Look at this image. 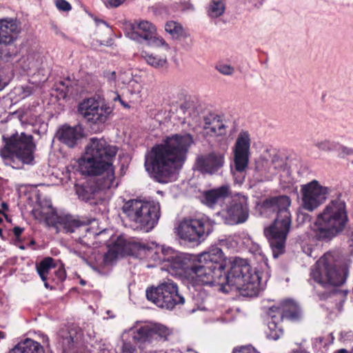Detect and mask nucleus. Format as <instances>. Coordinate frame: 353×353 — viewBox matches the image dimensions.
<instances>
[{"instance_id": "nucleus-1", "label": "nucleus", "mask_w": 353, "mask_h": 353, "mask_svg": "<svg viewBox=\"0 0 353 353\" xmlns=\"http://www.w3.org/2000/svg\"><path fill=\"white\" fill-rule=\"evenodd\" d=\"M158 258L163 270L193 286L216 287L224 293L238 291L241 296L248 297L256 296L265 286L261 281V272L252 271L242 259L235 258L226 274V257L216 246L197 255L163 248Z\"/></svg>"}, {"instance_id": "nucleus-2", "label": "nucleus", "mask_w": 353, "mask_h": 353, "mask_svg": "<svg viewBox=\"0 0 353 353\" xmlns=\"http://www.w3.org/2000/svg\"><path fill=\"white\" fill-rule=\"evenodd\" d=\"M118 148L104 139L92 137L85 146V153L79 159V169L83 175L93 176L81 185L76 186L79 198L91 205H97L103 199V192L117 188L113 161Z\"/></svg>"}, {"instance_id": "nucleus-3", "label": "nucleus", "mask_w": 353, "mask_h": 353, "mask_svg": "<svg viewBox=\"0 0 353 353\" xmlns=\"http://www.w3.org/2000/svg\"><path fill=\"white\" fill-rule=\"evenodd\" d=\"M193 143L194 138L188 133L166 137L145 154L144 165L146 171L158 183H168L174 181L176 172L186 160Z\"/></svg>"}, {"instance_id": "nucleus-4", "label": "nucleus", "mask_w": 353, "mask_h": 353, "mask_svg": "<svg viewBox=\"0 0 353 353\" xmlns=\"http://www.w3.org/2000/svg\"><path fill=\"white\" fill-rule=\"evenodd\" d=\"M291 203L290 196L280 195L265 199L260 207L261 214L263 216L275 215L273 223L264 230L274 258L285 251L286 239L292 225Z\"/></svg>"}, {"instance_id": "nucleus-5", "label": "nucleus", "mask_w": 353, "mask_h": 353, "mask_svg": "<svg viewBox=\"0 0 353 353\" xmlns=\"http://www.w3.org/2000/svg\"><path fill=\"white\" fill-rule=\"evenodd\" d=\"M348 222L347 205L340 194L317 214L310 227V238L314 241H330L345 230Z\"/></svg>"}, {"instance_id": "nucleus-6", "label": "nucleus", "mask_w": 353, "mask_h": 353, "mask_svg": "<svg viewBox=\"0 0 353 353\" xmlns=\"http://www.w3.org/2000/svg\"><path fill=\"white\" fill-rule=\"evenodd\" d=\"M121 210L132 227L146 232L155 227L161 216L160 204L154 200L130 199Z\"/></svg>"}, {"instance_id": "nucleus-7", "label": "nucleus", "mask_w": 353, "mask_h": 353, "mask_svg": "<svg viewBox=\"0 0 353 353\" xmlns=\"http://www.w3.org/2000/svg\"><path fill=\"white\" fill-rule=\"evenodd\" d=\"M5 146L0 150V155L5 164L13 168H19L17 161L31 164L34 161L32 136L25 133L13 134L9 138L3 137Z\"/></svg>"}, {"instance_id": "nucleus-8", "label": "nucleus", "mask_w": 353, "mask_h": 353, "mask_svg": "<svg viewBox=\"0 0 353 353\" xmlns=\"http://www.w3.org/2000/svg\"><path fill=\"white\" fill-rule=\"evenodd\" d=\"M310 276L323 288L339 286L346 280V273L344 270L339 268L337 261L331 252L325 253L316 262L311 269Z\"/></svg>"}, {"instance_id": "nucleus-9", "label": "nucleus", "mask_w": 353, "mask_h": 353, "mask_svg": "<svg viewBox=\"0 0 353 353\" xmlns=\"http://www.w3.org/2000/svg\"><path fill=\"white\" fill-rule=\"evenodd\" d=\"M286 160L276 150H266L256 161L252 179L256 183L272 181L285 168Z\"/></svg>"}, {"instance_id": "nucleus-10", "label": "nucleus", "mask_w": 353, "mask_h": 353, "mask_svg": "<svg viewBox=\"0 0 353 353\" xmlns=\"http://www.w3.org/2000/svg\"><path fill=\"white\" fill-rule=\"evenodd\" d=\"M146 297L157 306L168 310H172L175 305L185 303L184 297L179 294L177 285L170 280L156 288L148 289Z\"/></svg>"}, {"instance_id": "nucleus-11", "label": "nucleus", "mask_w": 353, "mask_h": 353, "mask_svg": "<svg viewBox=\"0 0 353 353\" xmlns=\"http://www.w3.org/2000/svg\"><path fill=\"white\" fill-rule=\"evenodd\" d=\"M176 231L181 239L200 243L213 231V224L205 218L184 219L180 222Z\"/></svg>"}, {"instance_id": "nucleus-12", "label": "nucleus", "mask_w": 353, "mask_h": 353, "mask_svg": "<svg viewBox=\"0 0 353 353\" xmlns=\"http://www.w3.org/2000/svg\"><path fill=\"white\" fill-rule=\"evenodd\" d=\"M133 341L142 349L145 343H152L154 341H168L172 333L171 329L161 323H150L145 325L136 324L128 331Z\"/></svg>"}, {"instance_id": "nucleus-13", "label": "nucleus", "mask_w": 353, "mask_h": 353, "mask_svg": "<svg viewBox=\"0 0 353 353\" xmlns=\"http://www.w3.org/2000/svg\"><path fill=\"white\" fill-rule=\"evenodd\" d=\"M77 111L86 122L101 125L105 123L109 119L112 112V108L103 100L90 97L79 103Z\"/></svg>"}, {"instance_id": "nucleus-14", "label": "nucleus", "mask_w": 353, "mask_h": 353, "mask_svg": "<svg viewBox=\"0 0 353 353\" xmlns=\"http://www.w3.org/2000/svg\"><path fill=\"white\" fill-rule=\"evenodd\" d=\"M330 188L321 185L316 180L301 185V208L312 212L322 205L330 193Z\"/></svg>"}, {"instance_id": "nucleus-15", "label": "nucleus", "mask_w": 353, "mask_h": 353, "mask_svg": "<svg viewBox=\"0 0 353 353\" xmlns=\"http://www.w3.org/2000/svg\"><path fill=\"white\" fill-rule=\"evenodd\" d=\"M128 36L138 42L146 41L152 47L162 48L167 52L170 50V45L161 36L157 34L155 26L149 21L134 22L131 25V31L128 32Z\"/></svg>"}, {"instance_id": "nucleus-16", "label": "nucleus", "mask_w": 353, "mask_h": 353, "mask_svg": "<svg viewBox=\"0 0 353 353\" xmlns=\"http://www.w3.org/2000/svg\"><path fill=\"white\" fill-rule=\"evenodd\" d=\"M225 222L229 225H236L245 222L249 216L248 197L236 194L232 197L225 209L221 212Z\"/></svg>"}, {"instance_id": "nucleus-17", "label": "nucleus", "mask_w": 353, "mask_h": 353, "mask_svg": "<svg viewBox=\"0 0 353 353\" xmlns=\"http://www.w3.org/2000/svg\"><path fill=\"white\" fill-rule=\"evenodd\" d=\"M91 223L90 220L79 219L70 214H58L48 218V225L56 228L57 232L73 233L83 230L88 231L87 227Z\"/></svg>"}, {"instance_id": "nucleus-18", "label": "nucleus", "mask_w": 353, "mask_h": 353, "mask_svg": "<svg viewBox=\"0 0 353 353\" xmlns=\"http://www.w3.org/2000/svg\"><path fill=\"white\" fill-rule=\"evenodd\" d=\"M251 140L246 131H241L236 140L234 146V161L235 169L243 172L248 167L250 159Z\"/></svg>"}, {"instance_id": "nucleus-19", "label": "nucleus", "mask_w": 353, "mask_h": 353, "mask_svg": "<svg viewBox=\"0 0 353 353\" xmlns=\"http://www.w3.org/2000/svg\"><path fill=\"white\" fill-rule=\"evenodd\" d=\"M225 163L224 154L219 152H211L196 157L194 167L202 174H214L217 173Z\"/></svg>"}, {"instance_id": "nucleus-20", "label": "nucleus", "mask_w": 353, "mask_h": 353, "mask_svg": "<svg viewBox=\"0 0 353 353\" xmlns=\"http://www.w3.org/2000/svg\"><path fill=\"white\" fill-rule=\"evenodd\" d=\"M228 128V122L223 116L210 112L203 117V129L207 136L225 137Z\"/></svg>"}, {"instance_id": "nucleus-21", "label": "nucleus", "mask_w": 353, "mask_h": 353, "mask_svg": "<svg viewBox=\"0 0 353 353\" xmlns=\"http://www.w3.org/2000/svg\"><path fill=\"white\" fill-rule=\"evenodd\" d=\"M228 128V122L223 116L210 112L203 117V129L207 136L225 137Z\"/></svg>"}, {"instance_id": "nucleus-22", "label": "nucleus", "mask_w": 353, "mask_h": 353, "mask_svg": "<svg viewBox=\"0 0 353 353\" xmlns=\"http://www.w3.org/2000/svg\"><path fill=\"white\" fill-rule=\"evenodd\" d=\"M20 32L21 26L17 19H0V46H12L18 39Z\"/></svg>"}, {"instance_id": "nucleus-23", "label": "nucleus", "mask_w": 353, "mask_h": 353, "mask_svg": "<svg viewBox=\"0 0 353 353\" xmlns=\"http://www.w3.org/2000/svg\"><path fill=\"white\" fill-rule=\"evenodd\" d=\"M83 129L80 125L70 126L63 125L60 127L57 133V139L69 148H74L83 137Z\"/></svg>"}, {"instance_id": "nucleus-24", "label": "nucleus", "mask_w": 353, "mask_h": 353, "mask_svg": "<svg viewBox=\"0 0 353 353\" xmlns=\"http://www.w3.org/2000/svg\"><path fill=\"white\" fill-rule=\"evenodd\" d=\"M36 197L37 205L32 210V214L36 219L43 220L48 224V218H54L57 214V211L52 208L49 198L39 193L37 194Z\"/></svg>"}, {"instance_id": "nucleus-25", "label": "nucleus", "mask_w": 353, "mask_h": 353, "mask_svg": "<svg viewBox=\"0 0 353 353\" xmlns=\"http://www.w3.org/2000/svg\"><path fill=\"white\" fill-rule=\"evenodd\" d=\"M270 312H277L279 318L287 319L292 321L298 320L301 314L299 305L292 300L283 301L279 305H273L270 308Z\"/></svg>"}, {"instance_id": "nucleus-26", "label": "nucleus", "mask_w": 353, "mask_h": 353, "mask_svg": "<svg viewBox=\"0 0 353 353\" xmlns=\"http://www.w3.org/2000/svg\"><path fill=\"white\" fill-rule=\"evenodd\" d=\"M230 193V187L224 185L217 188L212 189L203 192V203L210 208L221 203Z\"/></svg>"}, {"instance_id": "nucleus-27", "label": "nucleus", "mask_w": 353, "mask_h": 353, "mask_svg": "<svg viewBox=\"0 0 353 353\" xmlns=\"http://www.w3.org/2000/svg\"><path fill=\"white\" fill-rule=\"evenodd\" d=\"M8 353H45V351L39 342L26 339L19 342Z\"/></svg>"}, {"instance_id": "nucleus-28", "label": "nucleus", "mask_w": 353, "mask_h": 353, "mask_svg": "<svg viewBox=\"0 0 353 353\" xmlns=\"http://www.w3.org/2000/svg\"><path fill=\"white\" fill-rule=\"evenodd\" d=\"M43 57L37 52H29L21 59V64L24 70H38L43 63Z\"/></svg>"}, {"instance_id": "nucleus-29", "label": "nucleus", "mask_w": 353, "mask_h": 353, "mask_svg": "<svg viewBox=\"0 0 353 353\" xmlns=\"http://www.w3.org/2000/svg\"><path fill=\"white\" fill-rule=\"evenodd\" d=\"M141 58L151 67L155 69H163L168 67V57L165 54H157L143 50L141 53Z\"/></svg>"}, {"instance_id": "nucleus-30", "label": "nucleus", "mask_w": 353, "mask_h": 353, "mask_svg": "<svg viewBox=\"0 0 353 353\" xmlns=\"http://www.w3.org/2000/svg\"><path fill=\"white\" fill-rule=\"evenodd\" d=\"M55 268L54 259L51 257H46L36 265V269L41 279L44 282L46 288H49L48 280L51 279L50 276L52 269Z\"/></svg>"}, {"instance_id": "nucleus-31", "label": "nucleus", "mask_w": 353, "mask_h": 353, "mask_svg": "<svg viewBox=\"0 0 353 353\" xmlns=\"http://www.w3.org/2000/svg\"><path fill=\"white\" fill-rule=\"evenodd\" d=\"M165 30L173 39L179 40L188 37L182 25L174 21H169L165 24Z\"/></svg>"}, {"instance_id": "nucleus-32", "label": "nucleus", "mask_w": 353, "mask_h": 353, "mask_svg": "<svg viewBox=\"0 0 353 353\" xmlns=\"http://www.w3.org/2000/svg\"><path fill=\"white\" fill-rule=\"evenodd\" d=\"M225 10V3L221 0H211L206 8L210 18L216 19L223 14Z\"/></svg>"}, {"instance_id": "nucleus-33", "label": "nucleus", "mask_w": 353, "mask_h": 353, "mask_svg": "<svg viewBox=\"0 0 353 353\" xmlns=\"http://www.w3.org/2000/svg\"><path fill=\"white\" fill-rule=\"evenodd\" d=\"M275 317L276 315H272V320L270 321L268 324L266 335L269 339L277 340L283 334V329L276 323L274 320Z\"/></svg>"}, {"instance_id": "nucleus-34", "label": "nucleus", "mask_w": 353, "mask_h": 353, "mask_svg": "<svg viewBox=\"0 0 353 353\" xmlns=\"http://www.w3.org/2000/svg\"><path fill=\"white\" fill-rule=\"evenodd\" d=\"M314 145L321 151L330 152L336 151L339 147V143L325 139L317 141Z\"/></svg>"}, {"instance_id": "nucleus-35", "label": "nucleus", "mask_w": 353, "mask_h": 353, "mask_svg": "<svg viewBox=\"0 0 353 353\" xmlns=\"http://www.w3.org/2000/svg\"><path fill=\"white\" fill-rule=\"evenodd\" d=\"M215 69L219 72L225 76H232L235 72V69L233 66L223 62L218 63L215 66Z\"/></svg>"}, {"instance_id": "nucleus-36", "label": "nucleus", "mask_w": 353, "mask_h": 353, "mask_svg": "<svg viewBox=\"0 0 353 353\" xmlns=\"http://www.w3.org/2000/svg\"><path fill=\"white\" fill-rule=\"evenodd\" d=\"M57 8L63 12H69L72 10L71 4L66 0H55Z\"/></svg>"}, {"instance_id": "nucleus-37", "label": "nucleus", "mask_w": 353, "mask_h": 353, "mask_svg": "<svg viewBox=\"0 0 353 353\" xmlns=\"http://www.w3.org/2000/svg\"><path fill=\"white\" fill-rule=\"evenodd\" d=\"M66 277V273L64 269L59 268L54 271V276H51V279L55 283H58L65 280Z\"/></svg>"}, {"instance_id": "nucleus-38", "label": "nucleus", "mask_w": 353, "mask_h": 353, "mask_svg": "<svg viewBox=\"0 0 353 353\" xmlns=\"http://www.w3.org/2000/svg\"><path fill=\"white\" fill-rule=\"evenodd\" d=\"M336 151L339 152V156L341 158H344L347 156L353 154V149L342 145L340 143L339 147Z\"/></svg>"}, {"instance_id": "nucleus-39", "label": "nucleus", "mask_w": 353, "mask_h": 353, "mask_svg": "<svg viewBox=\"0 0 353 353\" xmlns=\"http://www.w3.org/2000/svg\"><path fill=\"white\" fill-rule=\"evenodd\" d=\"M136 347L130 342L123 341L121 350L123 353H134L136 351Z\"/></svg>"}, {"instance_id": "nucleus-40", "label": "nucleus", "mask_w": 353, "mask_h": 353, "mask_svg": "<svg viewBox=\"0 0 353 353\" xmlns=\"http://www.w3.org/2000/svg\"><path fill=\"white\" fill-rule=\"evenodd\" d=\"M1 209H0V224L3 223V216L8 219L7 215L4 213L8 210V205L4 201L0 202ZM0 236H2V230L0 228Z\"/></svg>"}, {"instance_id": "nucleus-41", "label": "nucleus", "mask_w": 353, "mask_h": 353, "mask_svg": "<svg viewBox=\"0 0 353 353\" xmlns=\"http://www.w3.org/2000/svg\"><path fill=\"white\" fill-rule=\"evenodd\" d=\"M233 353H260L252 346H243L239 349H234Z\"/></svg>"}, {"instance_id": "nucleus-42", "label": "nucleus", "mask_w": 353, "mask_h": 353, "mask_svg": "<svg viewBox=\"0 0 353 353\" xmlns=\"http://www.w3.org/2000/svg\"><path fill=\"white\" fill-rule=\"evenodd\" d=\"M103 77L107 79L108 83L112 85L115 84L116 82V72H110L105 71L103 73Z\"/></svg>"}, {"instance_id": "nucleus-43", "label": "nucleus", "mask_w": 353, "mask_h": 353, "mask_svg": "<svg viewBox=\"0 0 353 353\" xmlns=\"http://www.w3.org/2000/svg\"><path fill=\"white\" fill-rule=\"evenodd\" d=\"M297 219L299 221L305 223L310 221L312 216L306 212H299Z\"/></svg>"}, {"instance_id": "nucleus-44", "label": "nucleus", "mask_w": 353, "mask_h": 353, "mask_svg": "<svg viewBox=\"0 0 353 353\" xmlns=\"http://www.w3.org/2000/svg\"><path fill=\"white\" fill-rule=\"evenodd\" d=\"M125 0H107L108 5L111 8H117L121 5Z\"/></svg>"}, {"instance_id": "nucleus-45", "label": "nucleus", "mask_w": 353, "mask_h": 353, "mask_svg": "<svg viewBox=\"0 0 353 353\" xmlns=\"http://www.w3.org/2000/svg\"><path fill=\"white\" fill-rule=\"evenodd\" d=\"M336 292L335 290H333L330 292H324L322 293H319V296L321 300H325V299H328L329 297H330L332 295L336 294Z\"/></svg>"}, {"instance_id": "nucleus-46", "label": "nucleus", "mask_w": 353, "mask_h": 353, "mask_svg": "<svg viewBox=\"0 0 353 353\" xmlns=\"http://www.w3.org/2000/svg\"><path fill=\"white\" fill-rule=\"evenodd\" d=\"M23 230L24 229L23 228L19 226H16L13 228V233L17 239L19 238Z\"/></svg>"}, {"instance_id": "nucleus-47", "label": "nucleus", "mask_w": 353, "mask_h": 353, "mask_svg": "<svg viewBox=\"0 0 353 353\" xmlns=\"http://www.w3.org/2000/svg\"><path fill=\"white\" fill-rule=\"evenodd\" d=\"M52 28L54 32L56 34L60 35V36H61L63 37H65V34L59 30V28L57 26V25L52 24Z\"/></svg>"}, {"instance_id": "nucleus-48", "label": "nucleus", "mask_w": 353, "mask_h": 353, "mask_svg": "<svg viewBox=\"0 0 353 353\" xmlns=\"http://www.w3.org/2000/svg\"><path fill=\"white\" fill-rule=\"evenodd\" d=\"M303 251L308 256H312L313 250L310 246H303Z\"/></svg>"}, {"instance_id": "nucleus-49", "label": "nucleus", "mask_w": 353, "mask_h": 353, "mask_svg": "<svg viewBox=\"0 0 353 353\" xmlns=\"http://www.w3.org/2000/svg\"><path fill=\"white\" fill-rule=\"evenodd\" d=\"M349 247L352 254H353V230L351 232L350 238L348 239Z\"/></svg>"}, {"instance_id": "nucleus-50", "label": "nucleus", "mask_w": 353, "mask_h": 353, "mask_svg": "<svg viewBox=\"0 0 353 353\" xmlns=\"http://www.w3.org/2000/svg\"><path fill=\"white\" fill-rule=\"evenodd\" d=\"M324 338L323 337H318L316 339V343H319L320 344H323L324 346L327 345V343L323 342Z\"/></svg>"}, {"instance_id": "nucleus-51", "label": "nucleus", "mask_w": 353, "mask_h": 353, "mask_svg": "<svg viewBox=\"0 0 353 353\" xmlns=\"http://www.w3.org/2000/svg\"><path fill=\"white\" fill-rule=\"evenodd\" d=\"M254 252L259 254H261V248L259 245H254Z\"/></svg>"}, {"instance_id": "nucleus-52", "label": "nucleus", "mask_w": 353, "mask_h": 353, "mask_svg": "<svg viewBox=\"0 0 353 353\" xmlns=\"http://www.w3.org/2000/svg\"><path fill=\"white\" fill-rule=\"evenodd\" d=\"M110 256H113L114 257H115L114 253L112 252H111V251H109L108 253L105 255V259H105V262L108 261V258H109Z\"/></svg>"}, {"instance_id": "nucleus-53", "label": "nucleus", "mask_w": 353, "mask_h": 353, "mask_svg": "<svg viewBox=\"0 0 353 353\" xmlns=\"http://www.w3.org/2000/svg\"><path fill=\"white\" fill-rule=\"evenodd\" d=\"M114 101H117V100H119V101L121 103V104H122L123 106H125V107H127V106H128V105L124 103V101L121 100V97H120L119 95H117V97H116V98H114Z\"/></svg>"}, {"instance_id": "nucleus-54", "label": "nucleus", "mask_w": 353, "mask_h": 353, "mask_svg": "<svg viewBox=\"0 0 353 353\" xmlns=\"http://www.w3.org/2000/svg\"><path fill=\"white\" fill-rule=\"evenodd\" d=\"M114 101H117V100H119V101L121 103V104H122L123 106H125V107H127V106H128V105L124 103V101L121 100V97H120L119 95H117V97H116V98H114Z\"/></svg>"}, {"instance_id": "nucleus-55", "label": "nucleus", "mask_w": 353, "mask_h": 353, "mask_svg": "<svg viewBox=\"0 0 353 353\" xmlns=\"http://www.w3.org/2000/svg\"><path fill=\"white\" fill-rule=\"evenodd\" d=\"M96 23L97 25H99V23H103L106 26H108V24L103 20H101V19H96Z\"/></svg>"}, {"instance_id": "nucleus-56", "label": "nucleus", "mask_w": 353, "mask_h": 353, "mask_svg": "<svg viewBox=\"0 0 353 353\" xmlns=\"http://www.w3.org/2000/svg\"><path fill=\"white\" fill-rule=\"evenodd\" d=\"M335 353H347V351L345 349H341Z\"/></svg>"}, {"instance_id": "nucleus-57", "label": "nucleus", "mask_w": 353, "mask_h": 353, "mask_svg": "<svg viewBox=\"0 0 353 353\" xmlns=\"http://www.w3.org/2000/svg\"><path fill=\"white\" fill-rule=\"evenodd\" d=\"M294 353H308V352H307L305 350H296V351L294 352Z\"/></svg>"}, {"instance_id": "nucleus-58", "label": "nucleus", "mask_w": 353, "mask_h": 353, "mask_svg": "<svg viewBox=\"0 0 353 353\" xmlns=\"http://www.w3.org/2000/svg\"><path fill=\"white\" fill-rule=\"evenodd\" d=\"M4 338H5V334L3 332L0 331V339H4Z\"/></svg>"}, {"instance_id": "nucleus-59", "label": "nucleus", "mask_w": 353, "mask_h": 353, "mask_svg": "<svg viewBox=\"0 0 353 353\" xmlns=\"http://www.w3.org/2000/svg\"><path fill=\"white\" fill-rule=\"evenodd\" d=\"M81 284L82 285H85V281H83V280H82V281H81Z\"/></svg>"}, {"instance_id": "nucleus-60", "label": "nucleus", "mask_w": 353, "mask_h": 353, "mask_svg": "<svg viewBox=\"0 0 353 353\" xmlns=\"http://www.w3.org/2000/svg\"><path fill=\"white\" fill-rule=\"evenodd\" d=\"M330 336L331 337V339H332L331 343H332V341L334 340V337L332 336V334H330Z\"/></svg>"}, {"instance_id": "nucleus-61", "label": "nucleus", "mask_w": 353, "mask_h": 353, "mask_svg": "<svg viewBox=\"0 0 353 353\" xmlns=\"http://www.w3.org/2000/svg\"><path fill=\"white\" fill-rule=\"evenodd\" d=\"M148 252H149V254H148V255H149V254H152L153 252H152V250H149Z\"/></svg>"}, {"instance_id": "nucleus-62", "label": "nucleus", "mask_w": 353, "mask_h": 353, "mask_svg": "<svg viewBox=\"0 0 353 353\" xmlns=\"http://www.w3.org/2000/svg\"><path fill=\"white\" fill-rule=\"evenodd\" d=\"M20 248L21 249H24V247L23 246H21Z\"/></svg>"}]
</instances>
